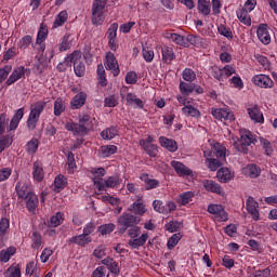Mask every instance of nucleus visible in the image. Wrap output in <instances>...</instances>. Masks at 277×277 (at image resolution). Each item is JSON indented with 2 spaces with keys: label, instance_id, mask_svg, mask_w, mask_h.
<instances>
[{
  "label": "nucleus",
  "instance_id": "nucleus-43",
  "mask_svg": "<svg viewBox=\"0 0 277 277\" xmlns=\"http://www.w3.org/2000/svg\"><path fill=\"white\" fill-rule=\"evenodd\" d=\"M198 10L203 16L211 14V0H198Z\"/></svg>",
  "mask_w": 277,
  "mask_h": 277
},
{
  "label": "nucleus",
  "instance_id": "nucleus-32",
  "mask_svg": "<svg viewBox=\"0 0 277 277\" xmlns=\"http://www.w3.org/2000/svg\"><path fill=\"white\" fill-rule=\"evenodd\" d=\"M116 153H118L116 145H103L98 149V155L102 159H107V157H111V155H116Z\"/></svg>",
  "mask_w": 277,
  "mask_h": 277
},
{
  "label": "nucleus",
  "instance_id": "nucleus-44",
  "mask_svg": "<svg viewBox=\"0 0 277 277\" xmlns=\"http://www.w3.org/2000/svg\"><path fill=\"white\" fill-rule=\"evenodd\" d=\"M194 90H196L195 83L185 82V81L180 82V92L184 96H189V94H192V92H194Z\"/></svg>",
  "mask_w": 277,
  "mask_h": 277
},
{
  "label": "nucleus",
  "instance_id": "nucleus-55",
  "mask_svg": "<svg viewBox=\"0 0 277 277\" xmlns=\"http://www.w3.org/2000/svg\"><path fill=\"white\" fill-rule=\"evenodd\" d=\"M141 179L142 181H145V189L147 190L157 189V187L159 186V181L148 179V174H143Z\"/></svg>",
  "mask_w": 277,
  "mask_h": 277
},
{
  "label": "nucleus",
  "instance_id": "nucleus-1",
  "mask_svg": "<svg viewBox=\"0 0 277 277\" xmlns=\"http://www.w3.org/2000/svg\"><path fill=\"white\" fill-rule=\"evenodd\" d=\"M92 127H94L92 123V117L88 114L79 115L78 123L69 121L65 124L66 131H70L74 135H80L81 137L85 136Z\"/></svg>",
  "mask_w": 277,
  "mask_h": 277
},
{
  "label": "nucleus",
  "instance_id": "nucleus-63",
  "mask_svg": "<svg viewBox=\"0 0 277 277\" xmlns=\"http://www.w3.org/2000/svg\"><path fill=\"white\" fill-rule=\"evenodd\" d=\"M12 136L4 135V136H0V153H3V150H5V148H10V146H12Z\"/></svg>",
  "mask_w": 277,
  "mask_h": 277
},
{
  "label": "nucleus",
  "instance_id": "nucleus-4",
  "mask_svg": "<svg viewBox=\"0 0 277 277\" xmlns=\"http://www.w3.org/2000/svg\"><path fill=\"white\" fill-rule=\"evenodd\" d=\"M240 143L235 142L234 146L238 150V153H242L243 155H248V146L251 144L256 145L259 143V138L255 134H253L250 130L240 129Z\"/></svg>",
  "mask_w": 277,
  "mask_h": 277
},
{
  "label": "nucleus",
  "instance_id": "nucleus-3",
  "mask_svg": "<svg viewBox=\"0 0 277 277\" xmlns=\"http://www.w3.org/2000/svg\"><path fill=\"white\" fill-rule=\"evenodd\" d=\"M45 107L47 102L44 101H39L30 105V113L26 121V127L28 131L36 130V127H38V122H40V116H42V111H44Z\"/></svg>",
  "mask_w": 277,
  "mask_h": 277
},
{
  "label": "nucleus",
  "instance_id": "nucleus-5",
  "mask_svg": "<svg viewBox=\"0 0 277 277\" xmlns=\"http://www.w3.org/2000/svg\"><path fill=\"white\" fill-rule=\"evenodd\" d=\"M107 1L109 0H94L92 4V25L98 27V25H103L105 23V6L107 5Z\"/></svg>",
  "mask_w": 277,
  "mask_h": 277
},
{
  "label": "nucleus",
  "instance_id": "nucleus-38",
  "mask_svg": "<svg viewBox=\"0 0 277 277\" xmlns=\"http://www.w3.org/2000/svg\"><path fill=\"white\" fill-rule=\"evenodd\" d=\"M166 38H168V40H171V42L179 44L180 47H187V41L185 40V37L176 32H167Z\"/></svg>",
  "mask_w": 277,
  "mask_h": 277
},
{
  "label": "nucleus",
  "instance_id": "nucleus-34",
  "mask_svg": "<svg viewBox=\"0 0 277 277\" xmlns=\"http://www.w3.org/2000/svg\"><path fill=\"white\" fill-rule=\"evenodd\" d=\"M182 114L186 116L187 118H200L202 115L200 114V110L193 105H185L182 108Z\"/></svg>",
  "mask_w": 277,
  "mask_h": 277
},
{
  "label": "nucleus",
  "instance_id": "nucleus-11",
  "mask_svg": "<svg viewBox=\"0 0 277 277\" xmlns=\"http://www.w3.org/2000/svg\"><path fill=\"white\" fill-rule=\"evenodd\" d=\"M208 213H211V215H214L217 222L228 221V213L224 210L223 205H209Z\"/></svg>",
  "mask_w": 277,
  "mask_h": 277
},
{
  "label": "nucleus",
  "instance_id": "nucleus-48",
  "mask_svg": "<svg viewBox=\"0 0 277 277\" xmlns=\"http://www.w3.org/2000/svg\"><path fill=\"white\" fill-rule=\"evenodd\" d=\"M118 135V128L110 127L101 132V137L103 140H114Z\"/></svg>",
  "mask_w": 277,
  "mask_h": 277
},
{
  "label": "nucleus",
  "instance_id": "nucleus-52",
  "mask_svg": "<svg viewBox=\"0 0 277 277\" xmlns=\"http://www.w3.org/2000/svg\"><path fill=\"white\" fill-rule=\"evenodd\" d=\"M96 72L100 85L105 88L107 85V77H105V67H103V64L97 65Z\"/></svg>",
  "mask_w": 277,
  "mask_h": 277
},
{
  "label": "nucleus",
  "instance_id": "nucleus-33",
  "mask_svg": "<svg viewBox=\"0 0 277 277\" xmlns=\"http://www.w3.org/2000/svg\"><path fill=\"white\" fill-rule=\"evenodd\" d=\"M16 254V247H9L0 251V263H9Z\"/></svg>",
  "mask_w": 277,
  "mask_h": 277
},
{
  "label": "nucleus",
  "instance_id": "nucleus-53",
  "mask_svg": "<svg viewBox=\"0 0 277 277\" xmlns=\"http://www.w3.org/2000/svg\"><path fill=\"white\" fill-rule=\"evenodd\" d=\"M40 146V141L36 137L31 138L27 144H26V150L30 155H36L38 151V147Z\"/></svg>",
  "mask_w": 277,
  "mask_h": 277
},
{
  "label": "nucleus",
  "instance_id": "nucleus-47",
  "mask_svg": "<svg viewBox=\"0 0 277 277\" xmlns=\"http://www.w3.org/2000/svg\"><path fill=\"white\" fill-rule=\"evenodd\" d=\"M30 239L32 241L31 248H34V250H40V248L42 247V235L40 234V232H32Z\"/></svg>",
  "mask_w": 277,
  "mask_h": 277
},
{
  "label": "nucleus",
  "instance_id": "nucleus-36",
  "mask_svg": "<svg viewBox=\"0 0 277 277\" xmlns=\"http://www.w3.org/2000/svg\"><path fill=\"white\" fill-rule=\"evenodd\" d=\"M128 105L135 106L137 109H144V102L134 93H128L126 96Z\"/></svg>",
  "mask_w": 277,
  "mask_h": 277
},
{
  "label": "nucleus",
  "instance_id": "nucleus-46",
  "mask_svg": "<svg viewBox=\"0 0 277 277\" xmlns=\"http://www.w3.org/2000/svg\"><path fill=\"white\" fill-rule=\"evenodd\" d=\"M210 75L211 77H213V79L220 81V83L224 82V71L217 65H213L210 67Z\"/></svg>",
  "mask_w": 277,
  "mask_h": 277
},
{
  "label": "nucleus",
  "instance_id": "nucleus-17",
  "mask_svg": "<svg viewBox=\"0 0 277 277\" xmlns=\"http://www.w3.org/2000/svg\"><path fill=\"white\" fill-rule=\"evenodd\" d=\"M246 207L252 220H254V222H259V220H261V214L259 213V201L254 200L253 197H248Z\"/></svg>",
  "mask_w": 277,
  "mask_h": 277
},
{
  "label": "nucleus",
  "instance_id": "nucleus-45",
  "mask_svg": "<svg viewBox=\"0 0 277 277\" xmlns=\"http://www.w3.org/2000/svg\"><path fill=\"white\" fill-rule=\"evenodd\" d=\"M181 228H183V222L181 221L173 220L164 224V229L168 233H179Z\"/></svg>",
  "mask_w": 277,
  "mask_h": 277
},
{
  "label": "nucleus",
  "instance_id": "nucleus-16",
  "mask_svg": "<svg viewBox=\"0 0 277 277\" xmlns=\"http://www.w3.org/2000/svg\"><path fill=\"white\" fill-rule=\"evenodd\" d=\"M247 111L249 114V118L253 122H256L258 124H263L265 122V117H263V113L261 111V108L256 104H252L247 108Z\"/></svg>",
  "mask_w": 277,
  "mask_h": 277
},
{
  "label": "nucleus",
  "instance_id": "nucleus-30",
  "mask_svg": "<svg viewBox=\"0 0 277 277\" xmlns=\"http://www.w3.org/2000/svg\"><path fill=\"white\" fill-rule=\"evenodd\" d=\"M69 243H75L76 246H80V248H85L88 243H92V237H88L84 234H80L77 236H72L69 239Z\"/></svg>",
  "mask_w": 277,
  "mask_h": 277
},
{
  "label": "nucleus",
  "instance_id": "nucleus-57",
  "mask_svg": "<svg viewBox=\"0 0 277 277\" xmlns=\"http://www.w3.org/2000/svg\"><path fill=\"white\" fill-rule=\"evenodd\" d=\"M4 277H22L21 267L12 264L5 272Z\"/></svg>",
  "mask_w": 277,
  "mask_h": 277
},
{
  "label": "nucleus",
  "instance_id": "nucleus-54",
  "mask_svg": "<svg viewBox=\"0 0 277 277\" xmlns=\"http://www.w3.org/2000/svg\"><path fill=\"white\" fill-rule=\"evenodd\" d=\"M91 173L93 175L92 181H93V184H94L95 181H104L103 176H105V174H107V171H105V168L100 167V168H93L91 170Z\"/></svg>",
  "mask_w": 277,
  "mask_h": 277
},
{
  "label": "nucleus",
  "instance_id": "nucleus-12",
  "mask_svg": "<svg viewBox=\"0 0 277 277\" xmlns=\"http://www.w3.org/2000/svg\"><path fill=\"white\" fill-rule=\"evenodd\" d=\"M15 192L17 194L18 200H24L25 198L34 194V190H31V184L29 182L23 181L16 183Z\"/></svg>",
  "mask_w": 277,
  "mask_h": 277
},
{
  "label": "nucleus",
  "instance_id": "nucleus-51",
  "mask_svg": "<svg viewBox=\"0 0 277 277\" xmlns=\"http://www.w3.org/2000/svg\"><path fill=\"white\" fill-rule=\"evenodd\" d=\"M260 143L263 150L265 151V155H267V157H272V155H274V147L272 146V142H269L267 138L260 137Z\"/></svg>",
  "mask_w": 277,
  "mask_h": 277
},
{
  "label": "nucleus",
  "instance_id": "nucleus-7",
  "mask_svg": "<svg viewBox=\"0 0 277 277\" xmlns=\"http://www.w3.org/2000/svg\"><path fill=\"white\" fill-rule=\"evenodd\" d=\"M120 183H122V180L113 175L107 180H95L94 187L100 192H107V189H116L117 187H120Z\"/></svg>",
  "mask_w": 277,
  "mask_h": 277
},
{
  "label": "nucleus",
  "instance_id": "nucleus-26",
  "mask_svg": "<svg viewBox=\"0 0 277 277\" xmlns=\"http://www.w3.org/2000/svg\"><path fill=\"white\" fill-rule=\"evenodd\" d=\"M102 265H105L110 274H114V276L120 275V265L113 258H105L102 260Z\"/></svg>",
  "mask_w": 277,
  "mask_h": 277
},
{
  "label": "nucleus",
  "instance_id": "nucleus-35",
  "mask_svg": "<svg viewBox=\"0 0 277 277\" xmlns=\"http://www.w3.org/2000/svg\"><path fill=\"white\" fill-rule=\"evenodd\" d=\"M66 185H68V179L65 175L60 174L54 179V192L56 194L65 189Z\"/></svg>",
  "mask_w": 277,
  "mask_h": 277
},
{
  "label": "nucleus",
  "instance_id": "nucleus-6",
  "mask_svg": "<svg viewBox=\"0 0 277 277\" xmlns=\"http://www.w3.org/2000/svg\"><path fill=\"white\" fill-rule=\"evenodd\" d=\"M140 222H142V217H140L131 212L122 213V215H120L117 220V224L119 226H121L119 228V233L121 235H124V233H127V230H129V228H131L133 226H137V224H140Z\"/></svg>",
  "mask_w": 277,
  "mask_h": 277
},
{
  "label": "nucleus",
  "instance_id": "nucleus-59",
  "mask_svg": "<svg viewBox=\"0 0 277 277\" xmlns=\"http://www.w3.org/2000/svg\"><path fill=\"white\" fill-rule=\"evenodd\" d=\"M98 233L103 236L105 235H111L113 232L116 230V224L114 223H108V224H104V225H101L98 228H97Z\"/></svg>",
  "mask_w": 277,
  "mask_h": 277
},
{
  "label": "nucleus",
  "instance_id": "nucleus-56",
  "mask_svg": "<svg viewBox=\"0 0 277 277\" xmlns=\"http://www.w3.org/2000/svg\"><path fill=\"white\" fill-rule=\"evenodd\" d=\"M64 224V214L62 212H57L50 219V226L52 228H57V226Z\"/></svg>",
  "mask_w": 277,
  "mask_h": 277
},
{
  "label": "nucleus",
  "instance_id": "nucleus-18",
  "mask_svg": "<svg viewBox=\"0 0 277 277\" xmlns=\"http://www.w3.org/2000/svg\"><path fill=\"white\" fill-rule=\"evenodd\" d=\"M202 185L206 192H209L210 194H216L217 196H224V188H222L220 183L213 180H205Z\"/></svg>",
  "mask_w": 277,
  "mask_h": 277
},
{
  "label": "nucleus",
  "instance_id": "nucleus-64",
  "mask_svg": "<svg viewBox=\"0 0 277 277\" xmlns=\"http://www.w3.org/2000/svg\"><path fill=\"white\" fill-rule=\"evenodd\" d=\"M144 150L149 155V157H157L159 154V147L155 144H145L144 143Z\"/></svg>",
  "mask_w": 277,
  "mask_h": 277
},
{
  "label": "nucleus",
  "instance_id": "nucleus-27",
  "mask_svg": "<svg viewBox=\"0 0 277 277\" xmlns=\"http://www.w3.org/2000/svg\"><path fill=\"white\" fill-rule=\"evenodd\" d=\"M159 144L160 146H162V148H166L167 150H169V153H176V150H179V144L176 143V141L172 138L160 136Z\"/></svg>",
  "mask_w": 277,
  "mask_h": 277
},
{
  "label": "nucleus",
  "instance_id": "nucleus-2",
  "mask_svg": "<svg viewBox=\"0 0 277 277\" xmlns=\"http://www.w3.org/2000/svg\"><path fill=\"white\" fill-rule=\"evenodd\" d=\"M128 237H130L128 246L131 250H140L148 241V233L145 232L142 234V227L137 225L128 228Z\"/></svg>",
  "mask_w": 277,
  "mask_h": 277
},
{
  "label": "nucleus",
  "instance_id": "nucleus-39",
  "mask_svg": "<svg viewBox=\"0 0 277 277\" xmlns=\"http://www.w3.org/2000/svg\"><path fill=\"white\" fill-rule=\"evenodd\" d=\"M68 21V11L63 10L61 11L53 23V27L57 29V27H64V24Z\"/></svg>",
  "mask_w": 277,
  "mask_h": 277
},
{
  "label": "nucleus",
  "instance_id": "nucleus-23",
  "mask_svg": "<svg viewBox=\"0 0 277 277\" xmlns=\"http://www.w3.org/2000/svg\"><path fill=\"white\" fill-rule=\"evenodd\" d=\"M25 116V107L18 108L15 110L10 124H9V131H16L18 129V126L21 124V121L23 120Z\"/></svg>",
  "mask_w": 277,
  "mask_h": 277
},
{
  "label": "nucleus",
  "instance_id": "nucleus-19",
  "mask_svg": "<svg viewBox=\"0 0 277 277\" xmlns=\"http://www.w3.org/2000/svg\"><path fill=\"white\" fill-rule=\"evenodd\" d=\"M74 71L77 77L85 75V63H83L81 51H75Z\"/></svg>",
  "mask_w": 277,
  "mask_h": 277
},
{
  "label": "nucleus",
  "instance_id": "nucleus-37",
  "mask_svg": "<svg viewBox=\"0 0 277 277\" xmlns=\"http://www.w3.org/2000/svg\"><path fill=\"white\" fill-rule=\"evenodd\" d=\"M71 47H72V36L70 35V32H66L62 38L61 44L58 45V51L62 53L64 51L70 50Z\"/></svg>",
  "mask_w": 277,
  "mask_h": 277
},
{
  "label": "nucleus",
  "instance_id": "nucleus-10",
  "mask_svg": "<svg viewBox=\"0 0 277 277\" xmlns=\"http://www.w3.org/2000/svg\"><path fill=\"white\" fill-rule=\"evenodd\" d=\"M203 157L206 159H209V157H216V159L224 161V159H226V147L220 143H214L211 150H203Z\"/></svg>",
  "mask_w": 277,
  "mask_h": 277
},
{
  "label": "nucleus",
  "instance_id": "nucleus-58",
  "mask_svg": "<svg viewBox=\"0 0 277 277\" xmlns=\"http://www.w3.org/2000/svg\"><path fill=\"white\" fill-rule=\"evenodd\" d=\"M182 78L184 81H187L188 83H193V81H196V71L192 68H185L182 71Z\"/></svg>",
  "mask_w": 277,
  "mask_h": 277
},
{
  "label": "nucleus",
  "instance_id": "nucleus-61",
  "mask_svg": "<svg viewBox=\"0 0 277 277\" xmlns=\"http://www.w3.org/2000/svg\"><path fill=\"white\" fill-rule=\"evenodd\" d=\"M206 161L211 172H216V170H219V168L222 167V162L219 159H215L213 157L206 158Z\"/></svg>",
  "mask_w": 277,
  "mask_h": 277
},
{
  "label": "nucleus",
  "instance_id": "nucleus-60",
  "mask_svg": "<svg viewBox=\"0 0 277 277\" xmlns=\"http://www.w3.org/2000/svg\"><path fill=\"white\" fill-rule=\"evenodd\" d=\"M31 42H34L31 36L26 35L18 41L17 47L21 51H25L26 49H29Z\"/></svg>",
  "mask_w": 277,
  "mask_h": 277
},
{
  "label": "nucleus",
  "instance_id": "nucleus-13",
  "mask_svg": "<svg viewBox=\"0 0 277 277\" xmlns=\"http://www.w3.org/2000/svg\"><path fill=\"white\" fill-rule=\"evenodd\" d=\"M211 114L215 120H225L227 122L235 120V115L228 108H212Z\"/></svg>",
  "mask_w": 277,
  "mask_h": 277
},
{
  "label": "nucleus",
  "instance_id": "nucleus-41",
  "mask_svg": "<svg viewBox=\"0 0 277 277\" xmlns=\"http://www.w3.org/2000/svg\"><path fill=\"white\" fill-rule=\"evenodd\" d=\"M66 111V101L62 97H57L54 102V116L60 117Z\"/></svg>",
  "mask_w": 277,
  "mask_h": 277
},
{
  "label": "nucleus",
  "instance_id": "nucleus-9",
  "mask_svg": "<svg viewBox=\"0 0 277 277\" xmlns=\"http://www.w3.org/2000/svg\"><path fill=\"white\" fill-rule=\"evenodd\" d=\"M154 211L161 213L162 215H170L173 211H176V203L174 201H163L156 199L153 202Z\"/></svg>",
  "mask_w": 277,
  "mask_h": 277
},
{
  "label": "nucleus",
  "instance_id": "nucleus-22",
  "mask_svg": "<svg viewBox=\"0 0 277 277\" xmlns=\"http://www.w3.org/2000/svg\"><path fill=\"white\" fill-rule=\"evenodd\" d=\"M87 101H88V93L83 91L79 92L71 98L69 103L70 109H81V107L85 105Z\"/></svg>",
  "mask_w": 277,
  "mask_h": 277
},
{
  "label": "nucleus",
  "instance_id": "nucleus-15",
  "mask_svg": "<svg viewBox=\"0 0 277 277\" xmlns=\"http://www.w3.org/2000/svg\"><path fill=\"white\" fill-rule=\"evenodd\" d=\"M105 68L106 70H111L114 77L120 75V65H118V60H116V55L113 52L106 53Z\"/></svg>",
  "mask_w": 277,
  "mask_h": 277
},
{
  "label": "nucleus",
  "instance_id": "nucleus-20",
  "mask_svg": "<svg viewBox=\"0 0 277 277\" xmlns=\"http://www.w3.org/2000/svg\"><path fill=\"white\" fill-rule=\"evenodd\" d=\"M32 179L35 183H42L44 181V164L40 160L32 163Z\"/></svg>",
  "mask_w": 277,
  "mask_h": 277
},
{
  "label": "nucleus",
  "instance_id": "nucleus-42",
  "mask_svg": "<svg viewBox=\"0 0 277 277\" xmlns=\"http://www.w3.org/2000/svg\"><path fill=\"white\" fill-rule=\"evenodd\" d=\"M237 18L242 23V25H247L250 27L252 25V18L250 17V13L243 9L237 11Z\"/></svg>",
  "mask_w": 277,
  "mask_h": 277
},
{
  "label": "nucleus",
  "instance_id": "nucleus-29",
  "mask_svg": "<svg viewBox=\"0 0 277 277\" xmlns=\"http://www.w3.org/2000/svg\"><path fill=\"white\" fill-rule=\"evenodd\" d=\"M23 200L26 201L27 211H29V213L35 214L39 205L38 195L32 193L27 198H24Z\"/></svg>",
  "mask_w": 277,
  "mask_h": 277
},
{
  "label": "nucleus",
  "instance_id": "nucleus-31",
  "mask_svg": "<svg viewBox=\"0 0 277 277\" xmlns=\"http://www.w3.org/2000/svg\"><path fill=\"white\" fill-rule=\"evenodd\" d=\"M216 176L220 183H228L229 181H233V179H235V173H232L230 169L228 168H221L216 172Z\"/></svg>",
  "mask_w": 277,
  "mask_h": 277
},
{
  "label": "nucleus",
  "instance_id": "nucleus-8",
  "mask_svg": "<svg viewBox=\"0 0 277 277\" xmlns=\"http://www.w3.org/2000/svg\"><path fill=\"white\" fill-rule=\"evenodd\" d=\"M251 82L256 88H262L263 90H272L274 88V80L265 74L254 75L251 78Z\"/></svg>",
  "mask_w": 277,
  "mask_h": 277
},
{
  "label": "nucleus",
  "instance_id": "nucleus-49",
  "mask_svg": "<svg viewBox=\"0 0 277 277\" xmlns=\"http://www.w3.org/2000/svg\"><path fill=\"white\" fill-rule=\"evenodd\" d=\"M130 211H132V213H135V215H144V213H146V208L144 207V203L142 201L137 200L133 205H131Z\"/></svg>",
  "mask_w": 277,
  "mask_h": 277
},
{
  "label": "nucleus",
  "instance_id": "nucleus-24",
  "mask_svg": "<svg viewBox=\"0 0 277 277\" xmlns=\"http://www.w3.org/2000/svg\"><path fill=\"white\" fill-rule=\"evenodd\" d=\"M171 167L175 170L176 174L180 176H192L194 171L189 169L187 166L183 164L181 161L173 160L171 161Z\"/></svg>",
  "mask_w": 277,
  "mask_h": 277
},
{
  "label": "nucleus",
  "instance_id": "nucleus-21",
  "mask_svg": "<svg viewBox=\"0 0 277 277\" xmlns=\"http://www.w3.org/2000/svg\"><path fill=\"white\" fill-rule=\"evenodd\" d=\"M27 68H25V66H19L17 68H15L12 74L10 75V77L6 79L5 84L6 85H14V83H16V81H18L19 79H23V77H25V72H27Z\"/></svg>",
  "mask_w": 277,
  "mask_h": 277
},
{
  "label": "nucleus",
  "instance_id": "nucleus-50",
  "mask_svg": "<svg viewBox=\"0 0 277 277\" xmlns=\"http://www.w3.org/2000/svg\"><path fill=\"white\" fill-rule=\"evenodd\" d=\"M183 236L181 235V233H176V234H173L169 239H168V242H167V248L168 250H174V248H176V246H179V242L181 241V238Z\"/></svg>",
  "mask_w": 277,
  "mask_h": 277
},
{
  "label": "nucleus",
  "instance_id": "nucleus-40",
  "mask_svg": "<svg viewBox=\"0 0 277 277\" xmlns=\"http://www.w3.org/2000/svg\"><path fill=\"white\" fill-rule=\"evenodd\" d=\"M194 196H196V194L192 190L184 192V193L179 195L177 202L182 207H185V206L189 205V202H192V200L194 199Z\"/></svg>",
  "mask_w": 277,
  "mask_h": 277
},
{
  "label": "nucleus",
  "instance_id": "nucleus-25",
  "mask_svg": "<svg viewBox=\"0 0 277 277\" xmlns=\"http://www.w3.org/2000/svg\"><path fill=\"white\" fill-rule=\"evenodd\" d=\"M242 174H245V176H249V179H259V176H261V167L254 163L247 164L242 168Z\"/></svg>",
  "mask_w": 277,
  "mask_h": 277
},
{
  "label": "nucleus",
  "instance_id": "nucleus-14",
  "mask_svg": "<svg viewBox=\"0 0 277 277\" xmlns=\"http://www.w3.org/2000/svg\"><path fill=\"white\" fill-rule=\"evenodd\" d=\"M269 31H272V28H269L267 24H260L258 26L256 34L262 44L267 45L272 43V34H269Z\"/></svg>",
  "mask_w": 277,
  "mask_h": 277
},
{
  "label": "nucleus",
  "instance_id": "nucleus-62",
  "mask_svg": "<svg viewBox=\"0 0 277 277\" xmlns=\"http://www.w3.org/2000/svg\"><path fill=\"white\" fill-rule=\"evenodd\" d=\"M67 166H68V173L72 174L75 169L77 168V162L75 161V154L72 151H68L67 154Z\"/></svg>",
  "mask_w": 277,
  "mask_h": 277
},
{
  "label": "nucleus",
  "instance_id": "nucleus-28",
  "mask_svg": "<svg viewBox=\"0 0 277 277\" xmlns=\"http://www.w3.org/2000/svg\"><path fill=\"white\" fill-rule=\"evenodd\" d=\"M161 55L163 64H172L176 60V54H174L172 47L163 45L161 48Z\"/></svg>",
  "mask_w": 277,
  "mask_h": 277
}]
</instances>
